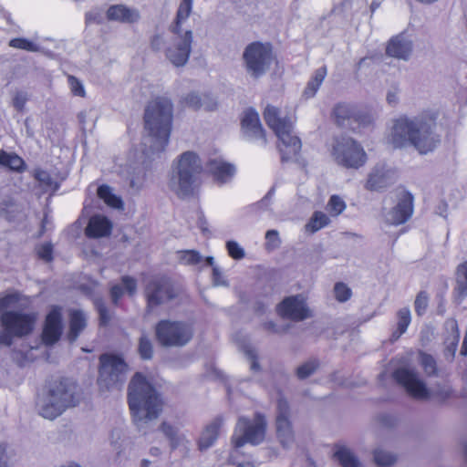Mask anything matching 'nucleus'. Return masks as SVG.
<instances>
[{
  "instance_id": "49",
  "label": "nucleus",
  "mask_w": 467,
  "mask_h": 467,
  "mask_svg": "<svg viewBox=\"0 0 467 467\" xmlns=\"http://www.w3.org/2000/svg\"><path fill=\"white\" fill-rule=\"evenodd\" d=\"M397 328L400 333H405L411 321L410 310L409 307H402L397 312Z\"/></svg>"
},
{
  "instance_id": "32",
  "label": "nucleus",
  "mask_w": 467,
  "mask_h": 467,
  "mask_svg": "<svg viewBox=\"0 0 467 467\" xmlns=\"http://www.w3.org/2000/svg\"><path fill=\"white\" fill-rule=\"evenodd\" d=\"M334 458L341 467H363L358 458L346 446L335 445Z\"/></svg>"
},
{
  "instance_id": "23",
  "label": "nucleus",
  "mask_w": 467,
  "mask_h": 467,
  "mask_svg": "<svg viewBox=\"0 0 467 467\" xmlns=\"http://www.w3.org/2000/svg\"><path fill=\"white\" fill-rule=\"evenodd\" d=\"M206 170L220 185L230 182L236 174L235 165L221 159H210L206 162Z\"/></svg>"
},
{
  "instance_id": "56",
  "label": "nucleus",
  "mask_w": 467,
  "mask_h": 467,
  "mask_svg": "<svg viewBox=\"0 0 467 467\" xmlns=\"http://www.w3.org/2000/svg\"><path fill=\"white\" fill-rule=\"evenodd\" d=\"M261 326L265 331L276 335L285 334L289 329V325L279 326L273 320L265 321Z\"/></svg>"
},
{
  "instance_id": "16",
  "label": "nucleus",
  "mask_w": 467,
  "mask_h": 467,
  "mask_svg": "<svg viewBox=\"0 0 467 467\" xmlns=\"http://www.w3.org/2000/svg\"><path fill=\"white\" fill-rule=\"evenodd\" d=\"M392 377L412 398L428 400L431 397L430 389L415 369L400 367L393 371Z\"/></svg>"
},
{
  "instance_id": "38",
  "label": "nucleus",
  "mask_w": 467,
  "mask_h": 467,
  "mask_svg": "<svg viewBox=\"0 0 467 467\" xmlns=\"http://www.w3.org/2000/svg\"><path fill=\"white\" fill-rule=\"evenodd\" d=\"M329 223L330 219L326 213L317 211L311 216L309 222L306 225V228L311 233H316L328 225Z\"/></svg>"
},
{
  "instance_id": "21",
  "label": "nucleus",
  "mask_w": 467,
  "mask_h": 467,
  "mask_svg": "<svg viewBox=\"0 0 467 467\" xmlns=\"http://www.w3.org/2000/svg\"><path fill=\"white\" fill-rule=\"evenodd\" d=\"M413 47L412 39L406 31H402L389 39L385 53L389 57L408 61L412 55Z\"/></svg>"
},
{
  "instance_id": "4",
  "label": "nucleus",
  "mask_w": 467,
  "mask_h": 467,
  "mask_svg": "<svg viewBox=\"0 0 467 467\" xmlns=\"http://www.w3.org/2000/svg\"><path fill=\"white\" fill-rule=\"evenodd\" d=\"M77 384L70 379L60 377L48 381L37 402L39 415L55 420L67 409L78 404Z\"/></svg>"
},
{
  "instance_id": "13",
  "label": "nucleus",
  "mask_w": 467,
  "mask_h": 467,
  "mask_svg": "<svg viewBox=\"0 0 467 467\" xmlns=\"http://www.w3.org/2000/svg\"><path fill=\"white\" fill-rule=\"evenodd\" d=\"M267 422L264 414L256 412L253 420L239 417L232 436L234 449H240L249 443L254 446L261 444L265 438Z\"/></svg>"
},
{
  "instance_id": "15",
  "label": "nucleus",
  "mask_w": 467,
  "mask_h": 467,
  "mask_svg": "<svg viewBox=\"0 0 467 467\" xmlns=\"http://www.w3.org/2000/svg\"><path fill=\"white\" fill-rule=\"evenodd\" d=\"M144 293L148 311H151L155 307L170 302L178 296L173 282L166 276L150 280L146 284Z\"/></svg>"
},
{
  "instance_id": "6",
  "label": "nucleus",
  "mask_w": 467,
  "mask_h": 467,
  "mask_svg": "<svg viewBox=\"0 0 467 467\" xmlns=\"http://www.w3.org/2000/svg\"><path fill=\"white\" fill-rule=\"evenodd\" d=\"M264 119L267 126L272 129L281 141L278 146L281 154V162L294 161L300 168H306V161L301 157V140L292 135V124L287 119H282L278 115V109L268 105L264 111Z\"/></svg>"
},
{
  "instance_id": "36",
  "label": "nucleus",
  "mask_w": 467,
  "mask_h": 467,
  "mask_svg": "<svg viewBox=\"0 0 467 467\" xmlns=\"http://www.w3.org/2000/svg\"><path fill=\"white\" fill-rule=\"evenodd\" d=\"M137 353L141 360L148 361L153 358V344L145 333H142L138 339Z\"/></svg>"
},
{
  "instance_id": "34",
  "label": "nucleus",
  "mask_w": 467,
  "mask_h": 467,
  "mask_svg": "<svg viewBox=\"0 0 467 467\" xmlns=\"http://www.w3.org/2000/svg\"><path fill=\"white\" fill-rule=\"evenodd\" d=\"M98 197L102 200L108 206L114 209L123 208V201L112 192V188L108 184H101L97 190Z\"/></svg>"
},
{
  "instance_id": "50",
  "label": "nucleus",
  "mask_w": 467,
  "mask_h": 467,
  "mask_svg": "<svg viewBox=\"0 0 467 467\" xmlns=\"http://www.w3.org/2000/svg\"><path fill=\"white\" fill-rule=\"evenodd\" d=\"M334 294L338 302L345 303L350 299L352 291L345 283L337 282L334 285Z\"/></svg>"
},
{
  "instance_id": "62",
  "label": "nucleus",
  "mask_w": 467,
  "mask_h": 467,
  "mask_svg": "<svg viewBox=\"0 0 467 467\" xmlns=\"http://www.w3.org/2000/svg\"><path fill=\"white\" fill-rule=\"evenodd\" d=\"M275 192V187L272 186L267 193L257 202L254 203L252 205V208H257V209H266L269 205L271 198L274 196Z\"/></svg>"
},
{
  "instance_id": "53",
  "label": "nucleus",
  "mask_w": 467,
  "mask_h": 467,
  "mask_svg": "<svg viewBox=\"0 0 467 467\" xmlns=\"http://www.w3.org/2000/svg\"><path fill=\"white\" fill-rule=\"evenodd\" d=\"M29 99L28 93L24 90H17L12 99V105L18 112H23L26 102Z\"/></svg>"
},
{
  "instance_id": "55",
  "label": "nucleus",
  "mask_w": 467,
  "mask_h": 467,
  "mask_svg": "<svg viewBox=\"0 0 467 467\" xmlns=\"http://www.w3.org/2000/svg\"><path fill=\"white\" fill-rule=\"evenodd\" d=\"M181 260L187 265H195L202 262V257L196 250H187L183 252Z\"/></svg>"
},
{
  "instance_id": "1",
  "label": "nucleus",
  "mask_w": 467,
  "mask_h": 467,
  "mask_svg": "<svg viewBox=\"0 0 467 467\" xmlns=\"http://www.w3.org/2000/svg\"><path fill=\"white\" fill-rule=\"evenodd\" d=\"M436 128L434 115L422 116L415 120L400 118L393 125L389 141L395 149L412 145L420 154H427L441 144Z\"/></svg>"
},
{
  "instance_id": "14",
  "label": "nucleus",
  "mask_w": 467,
  "mask_h": 467,
  "mask_svg": "<svg viewBox=\"0 0 467 467\" xmlns=\"http://www.w3.org/2000/svg\"><path fill=\"white\" fill-rule=\"evenodd\" d=\"M332 155L338 165L347 169H358L368 159L362 145L348 136H342L335 140Z\"/></svg>"
},
{
  "instance_id": "63",
  "label": "nucleus",
  "mask_w": 467,
  "mask_h": 467,
  "mask_svg": "<svg viewBox=\"0 0 467 467\" xmlns=\"http://www.w3.org/2000/svg\"><path fill=\"white\" fill-rule=\"evenodd\" d=\"M213 284L215 286H228L229 283L226 279H224L221 270L218 266L213 267Z\"/></svg>"
},
{
  "instance_id": "41",
  "label": "nucleus",
  "mask_w": 467,
  "mask_h": 467,
  "mask_svg": "<svg viewBox=\"0 0 467 467\" xmlns=\"http://www.w3.org/2000/svg\"><path fill=\"white\" fill-rule=\"evenodd\" d=\"M419 362L428 376L437 375V363L432 355L420 350Z\"/></svg>"
},
{
  "instance_id": "2",
  "label": "nucleus",
  "mask_w": 467,
  "mask_h": 467,
  "mask_svg": "<svg viewBox=\"0 0 467 467\" xmlns=\"http://www.w3.org/2000/svg\"><path fill=\"white\" fill-rule=\"evenodd\" d=\"M127 402L132 421L139 430L158 419L164 405L161 394L140 371L135 372L128 384Z\"/></svg>"
},
{
  "instance_id": "26",
  "label": "nucleus",
  "mask_w": 467,
  "mask_h": 467,
  "mask_svg": "<svg viewBox=\"0 0 467 467\" xmlns=\"http://www.w3.org/2000/svg\"><path fill=\"white\" fill-rule=\"evenodd\" d=\"M88 327V317L81 309H69L68 330L67 339L70 344L75 343Z\"/></svg>"
},
{
  "instance_id": "60",
  "label": "nucleus",
  "mask_w": 467,
  "mask_h": 467,
  "mask_svg": "<svg viewBox=\"0 0 467 467\" xmlns=\"http://www.w3.org/2000/svg\"><path fill=\"white\" fill-rule=\"evenodd\" d=\"M277 414L276 419H289L290 416V406L288 401L284 399L280 398L277 400Z\"/></svg>"
},
{
  "instance_id": "37",
  "label": "nucleus",
  "mask_w": 467,
  "mask_h": 467,
  "mask_svg": "<svg viewBox=\"0 0 467 467\" xmlns=\"http://www.w3.org/2000/svg\"><path fill=\"white\" fill-rule=\"evenodd\" d=\"M373 460L379 467H390L397 462V456L380 448L373 450Z\"/></svg>"
},
{
  "instance_id": "10",
  "label": "nucleus",
  "mask_w": 467,
  "mask_h": 467,
  "mask_svg": "<svg viewBox=\"0 0 467 467\" xmlns=\"http://www.w3.org/2000/svg\"><path fill=\"white\" fill-rule=\"evenodd\" d=\"M330 117L337 127L353 132L371 126L374 121L368 109L361 108L358 103L348 101L336 103L331 109Z\"/></svg>"
},
{
  "instance_id": "51",
  "label": "nucleus",
  "mask_w": 467,
  "mask_h": 467,
  "mask_svg": "<svg viewBox=\"0 0 467 467\" xmlns=\"http://www.w3.org/2000/svg\"><path fill=\"white\" fill-rule=\"evenodd\" d=\"M229 256L234 260H241L245 256L244 249L234 240H229L225 244Z\"/></svg>"
},
{
  "instance_id": "9",
  "label": "nucleus",
  "mask_w": 467,
  "mask_h": 467,
  "mask_svg": "<svg viewBox=\"0 0 467 467\" xmlns=\"http://www.w3.org/2000/svg\"><path fill=\"white\" fill-rule=\"evenodd\" d=\"M36 314L10 310L0 316V346L11 347L15 338L29 336L35 329Z\"/></svg>"
},
{
  "instance_id": "17",
  "label": "nucleus",
  "mask_w": 467,
  "mask_h": 467,
  "mask_svg": "<svg viewBox=\"0 0 467 467\" xmlns=\"http://www.w3.org/2000/svg\"><path fill=\"white\" fill-rule=\"evenodd\" d=\"M276 312L282 318L295 322H300L312 317L311 311L302 295L285 297L277 304Z\"/></svg>"
},
{
  "instance_id": "42",
  "label": "nucleus",
  "mask_w": 467,
  "mask_h": 467,
  "mask_svg": "<svg viewBox=\"0 0 467 467\" xmlns=\"http://www.w3.org/2000/svg\"><path fill=\"white\" fill-rule=\"evenodd\" d=\"M318 368L319 361L317 359H310L297 367L296 375L298 379L303 380L313 375Z\"/></svg>"
},
{
  "instance_id": "25",
  "label": "nucleus",
  "mask_w": 467,
  "mask_h": 467,
  "mask_svg": "<svg viewBox=\"0 0 467 467\" xmlns=\"http://www.w3.org/2000/svg\"><path fill=\"white\" fill-rule=\"evenodd\" d=\"M106 18L108 21H115L122 24L137 23L140 15L135 8L128 7L122 4L111 5L106 11Z\"/></svg>"
},
{
  "instance_id": "19",
  "label": "nucleus",
  "mask_w": 467,
  "mask_h": 467,
  "mask_svg": "<svg viewBox=\"0 0 467 467\" xmlns=\"http://www.w3.org/2000/svg\"><path fill=\"white\" fill-rule=\"evenodd\" d=\"M414 196L407 191H401L398 195V202L388 213L387 220L392 225H400L408 222L413 214Z\"/></svg>"
},
{
  "instance_id": "12",
  "label": "nucleus",
  "mask_w": 467,
  "mask_h": 467,
  "mask_svg": "<svg viewBox=\"0 0 467 467\" xmlns=\"http://www.w3.org/2000/svg\"><path fill=\"white\" fill-rule=\"evenodd\" d=\"M155 337L163 348H182L193 337L194 331L191 324L185 321L161 319L154 327Z\"/></svg>"
},
{
  "instance_id": "48",
  "label": "nucleus",
  "mask_w": 467,
  "mask_h": 467,
  "mask_svg": "<svg viewBox=\"0 0 467 467\" xmlns=\"http://www.w3.org/2000/svg\"><path fill=\"white\" fill-rule=\"evenodd\" d=\"M36 253L39 259L50 263L54 259V247L50 242L41 244L36 247Z\"/></svg>"
},
{
  "instance_id": "11",
  "label": "nucleus",
  "mask_w": 467,
  "mask_h": 467,
  "mask_svg": "<svg viewBox=\"0 0 467 467\" xmlns=\"http://www.w3.org/2000/svg\"><path fill=\"white\" fill-rule=\"evenodd\" d=\"M128 370L129 364L123 354L104 353L99 356L98 385L106 390L120 389L126 380Z\"/></svg>"
},
{
  "instance_id": "31",
  "label": "nucleus",
  "mask_w": 467,
  "mask_h": 467,
  "mask_svg": "<svg viewBox=\"0 0 467 467\" xmlns=\"http://www.w3.org/2000/svg\"><path fill=\"white\" fill-rule=\"evenodd\" d=\"M445 327L450 331V335L445 339V343L447 344L445 355H450L451 358H453L460 341V330L457 320L454 318L447 320L445 322Z\"/></svg>"
},
{
  "instance_id": "39",
  "label": "nucleus",
  "mask_w": 467,
  "mask_h": 467,
  "mask_svg": "<svg viewBox=\"0 0 467 467\" xmlns=\"http://www.w3.org/2000/svg\"><path fill=\"white\" fill-rule=\"evenodd\" d=\"M93 305L95 309L99 314V325L101 327H106L109 326L111 316L109 314V308L107 307L104 299L101 296L95 297L93 299Z\"/></svg>"
},
{
  "instance_id": "28",
  "label": "nucleus",
  "mask_w": 467,
  "mask_h": 467,
  "mask_svg": "<svg viewBox=\"0 0 467 467\" xmlns=\"http://www.w3.org/2000/svg\"><path fill=\"white\" fill-rule=\"evenodd\" d=\"M452 296L456 305H461L467 297V260L456 267Z\"/></svg>"
},
{
  "instance_id": "64",
  "label": "nucleus",
  "mask_w": 467,
  "mask_h": 467,
  "mask_svg": "<svg viewBox=\"0 0 467 467\" xmlns=\"http://www.w3.org/2000/svg\"><path fill=\"white\" fill-rule=\"evenodd\" d=\"M150 48L154 52L161 51L164 47V39L161 34H155L150 41Z\"/></svg>"
},
{
  "instance_id": "18",
  "label": "nucleus",
  "mask_w": 467,
  "mask_h": 467,
  "mask_svg": "<svg viewBox=\"0 0 467 467\" xmlns=\"http://www.w3.org/2000/svg\"><path fill=\"white\" fill-rule=\"evenodd\" d=\"M63 333L62 307L58 305L51 306L46 316L41 334L45 346L51 347L57 343Z\"/></svg>"
},
{
  "instance_id": "58",
  "label": "nucleus",
  "mask_w": 467,
  "mask_h": 467,
  "mask_svg": "<svg viewBox=\"0 0 467 467\" xmlns=\"http://www.w3.org/2000/svg\"><path fill=\"white\" fill-rule=\"evenodd\" d=\"M376 420L382 426L388 429L394 428L397 425L398 419L390 413L382 412L377 415Z\"/></svg>"
},
{
  "instance_id": "43",
  "label": "nucleus",
  "mask_w": 467,
  "mask_h": 467,
  "mask_svg": "<svg viewBox=\"0 0 467 467\" xmlns=\"http://www.w3.org/2000/svg\"><path fill=\"white\" fill-rule=\"evenodd\" d=\"M9 47L26 50L28 52H38L39 47L33 41L25 37H15L9 41Z\"/></svg>"
},
{
  "instance_id": "30",
  "label": "nucleus",
  "mask_w": 467,
  "mask_h": 467,
  "mask_svg": "<svg viewBox=\"0 0 467 467\" xmlns=\"http://www.w3.org/2000/svg\"><path fill=\"white\" fill-rule=\"evenodd\" d=\"M0 166L17 173L26 170V163L22 157L16 152H8L5 150H0Z\"/></svg>"
},
{
  "instance_id": "3",
  "label": "nucleus",
  "mask_w": 467,
  "mask_h": 467,
  "mask_svg": "<svg viewBox=\"0 0 467 467\" xmlns=\"http://www.w3.org/2000/svg\"><path fill=\"white\" fill-rule=\"evenodd\" d=\"M174 105L171 98L157 96L144 109L143 123L152 154L165 150L172 130Z\"/></svg>"
},
{
  "instance_id": "45",
  "label": "nucleus",
  "mask_w": 467,
  "mask_h": 467,
  "mask_svg": "<svg viewBox=\"0 0 467 467\" xmlns=\"http://www.w3.org/2000/svg\"><path fill=\"white\" fill-rule=\"evenodd\" d=\"M241 348H242V350L244 353L246 358L248 360H250V362H251V366H250L251 370H253L254 372L260 371L261 365L258 361V355H257L256 350L254 348H252V346L250 344H243Z\"/></svg>"
},
{
  "instance_id": "59",
  "label": "nucleus",
  "mask_w": 467,
  "mask_h": 467,
  "mask_svg": "<svg viewBox=\"0 0 467 467\" xmlns=\"http://www.w3.org/2000/svg\"><path fill=\"white\" fill-rule=\"evenodd\" d=\"M121 284L124 289L130 296H133L137 292V280L130 275H124L121 277Z\"/></svg>"
},
{
  "instance_id": "54",
  "label": "nucleus",
  "mask_w": 467,
  "mask_h": 467,
  "mask_svg": "<svg viewBox=\"0 0 467 467\" xmlns=\"http://www.w3.org/2000/svg\"><path fill=\"white\" fill-rule=\"evenodd\" d=\"M106 19V14L104 15L100 9H92L85 15V22L87 25H102Z\"/></svg>"
},
{
  "instance_id": "7",
  "label": "nucleus",
  "mask_w": 467,
  "mask_h": 467,
  "mask_svg": "<svg viewBox=\"0 0 467 467\" xmlns=\"http://www.w3.org/2000/svg\"><path fill=\"white\" fill-rule=\"evenodd\" d=\"M202 169L200 156L192 150L184 151L178 157L176 174L171 178L170 187L180 199L193 194L194 182Z\"/></svg>"
},
{
  "instance_id": "52",
  "label": "nucleus",
  "mask_w": 467,
  "mask_h": 467,
  "mask_svg": "<svg viewBox=\"0 0 467 467\" xmlns=\"http://www.w3.org/2000/svg\"><path fill=\"white\" fill-rule=\"evenodd\" d=\"M327 207L330 213L337 216L343 213V211L346 209V202L341 197L334 194L329 198Z\"/></svg>"
},
{
  "instance_id": "40",
  "label": "nucleus",
  "mask_w": 467,
  "mask_h": 467,
  "mask_svg": "<svg viewBox=\"0 0 467 467\" xmlns=\"http://www.w3.org/2000/svg\"><path fill=\"white\" fill-rule=\"evenodd\" d=\"M33 176L36 181L39 182L40 185L47 187L48 189H52L53 192H56L59 189L60 185L57 182H55L51 175L45 170L41 168H36L34 171Z\"/></svg>"
},
{
  "instance_id": "47",
  "label": "nucleus",
  "mask_w": 467,
  "mask_h": 467,
  "mask_svg": "<svg viewBox=\"0 0 467 467\" xmlns=\"http://www.w3.org/2000/svg\"><path fill=\"white\" fill-rule=\"evenodd\" d=\"M429 306V294L425 290L420 291L414 301V309L419 317L423 316Z\"/></svg>"
},
{
  "instance_id": "22",
  "label": "nucleus",
  "mask_w": 467,
  "mask_h": 467,
  "mask_svg": "<svg viewBox=\"0 0 467 467\" xmlns=\"http://www.w3.org/2000/svg\"><path fill=\"white\" fill-rule=\"evenodd\" d=\"M391 170L385 163H378L368 175L365 188L370 192H383L392 184Z\"/></svg>"
},
{
  "instance_id": "35",
  "label": "nucleus",
  "mask_w": 467,
  "mask_h": 467,
  "mask_svg": "<svg viewBox=\"0 0 467 467\" xmlns=\"http://www.w3.org/2000/svg\"><path fill=\"white\" fill-rule=\"evenodd\" d=\"M327 76V67H321L315 70L314 76L310 78V80L306 83V86L303 91V96L306 99H310L315 97L317 90L319 89L321 84L323 83L325 78Z\"/></svg>"
},
{
  "instance_id": "8",
  "label": "nucleus",
  "mask_w": 467,
  "mask_h": 467,
  "mask_svg": "<svg viewBox=\"0 0 467 467\" xmlns=\"http://www.w3.org/2000/svg\"><path fill=\"white\" fill-rule=\"evenodd\" d=\"M271 42L253 41L244 49L242 63L245 73L254 80L265 77L275 60Z\"/></svg>"
},
{
  "instance_id": "44",
  "label": "nucleus",
  "mask_w": 467,
  "mask_h": 467,
  "mask_svg": "<svg viewBox=\"0 0 467 467\" xmlns=\"http://www.w3.org/2000/svg\"><path fill=\"white\" fill-rule=\"evenodd\" d=\"M20 300L21 295L17 291L0 296V316L3 313L8 312V308L17 304Z\"/></svg>"
},
{
  "instance_id": "20",
  "label": "nucleus",
  "mask_w": 467,
  "mask_h": 467,
  "mask_svg": "<svg viewBox=\"0 0 467 467\" xmlns=\"http://www.w3.org/2000/svg\"><path fill=\"white\" fill-rule=\"evenodd\" d=\"M241 130L246 140H260L263 145L266 144L265 130L261 124L258 112L254 108H248L244 112L241 119Z\"/></svg>"
},
{
  "instance_id": "61",
  "label": "nucleus",
  "mask_w": 467,
  "mask_h": 467,
  "mask_svg": "<svg viewBox=\"0 0 467 467\" xmlns=\"http://www.w3.org/2000/svg\"><path fill=\"white\" fill-rule=\"evenodd\" d=\"M266 245L276 248L279 246L281 240L279 238V233L277 230L271 229L265 233Z\"/></svg>"
},
{
  "instance_id": "27",
  "label": "nucleus",
  "mask_w": 467,
  "mask_h": 467,
  "mask_svg": "<svg viewBox=\"0 0 467 467\" xmlns=\"http://www.w3.org/2000/svg\"><path fill=\"white\" fill-rule=\"evenodd\" d=\"M223 425V417L217 416L206 425L198 440V449L204 451L212 447L219 437V431Z\"/></svg>"
},
{
  "instance_id": "29",
  "label": "nucleus",
  "mask_w": 467,
  "mask_h": 467,
  "mask_svg": "<svg viewBox=\"0 0 467 467\" xmlns=\"http://www.w3.org/2000/svg\"><path fill=\"white\" fill-rule=\"evenodd\" d=\"M276 437L283 448H289L295 435L290 419H275Z\"/></svg>"
},
{
  "instance_id": "57",
  "label": "nucleus",
  "mask_w": 467,
  "mask_h": 467,
  "mask_svg": "<svg viewBox=\"0 0 467 467\" xmlns=\"http://www.w3.org/2000/svg\"><path fill=\"white\" fill-rule=\"evenodd\" d=\"M67 81L70 86L71 92L74 96L84 98L86 96V91L82 82L74 76H68Z\"/></svg>"
},
{
  "instance_id": "46",
  "label": "nucleus",
  "mask_w": 467,
  "mask_h": 467,
  "mask_svg": "<svg viewBox=\"0 0 467 467\" xmlns=\"http://www.w3.org/2000/svg\"><path fill=\"white\" fill-rule=\"evenodd\" d=\"M182 103L189 109L197 111L202 108V95L196 91H191L183 97Z\"/></svg>"
},
{
  "instance_id": "33",
  "label": "nucleus",
  "mask_w": 467,
  "mask_h": 467,
  "mask_svg": "<svg viewBox=\"0 0 467 467\" xmlns=\"http://www.w3.org/2000/svg\"><path fill=\"white\" fill-rule=\"evenodd\" d=\"M159 430L169 441L171 451L177 450L184 440V435L180 434L179 429L167 421H162L159 426Z\"/></svg>"
},
{
  "instance_id": "24",
  "label": "nucleus",
  "mask_w": 467,
  "mask_h": 467,
  "mask_svg": "<svg viewBox=\"0 0 467 467\" xmlns=\"http://www.w3.org/2000/svg\"><path fill=\"white\" fill-rule=\"evenodd\" d=\"M112 222L103 214H94L88 222L85 235L89 239L108 237L112 232Z\"/></svg>"
},
{
  "instance_id": "5",
  "label": "nucleus",
  "mask_w": 467,
  "mask_h": 467,
  "mask_svg": "<svg viewBox=\"0 0 467 467\" xmlns=\"http://www.w3.org/2000/svg\"><path fill=\"white\" fill-rule=\"evenodd\" d=\"M192 5L193 0H182L175 18L169 26L173 37L164 52L166 58L176 67L185 66L192 53V30L190 28L184 29L182 25L189 18L192 11Z\"/></svg>"
}]
</instances>
